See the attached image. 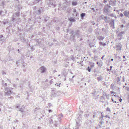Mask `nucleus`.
Instances as JSON below:
<instances>
[{
    "instance_id": "obj_1",
    "label": "nucleus",
    "mask_w": 129,
    "mask_h": 129,
    "mask_svg": "<svg viewBox=\"0 0 129 129\" xmlns=\"http://www.w3.org/2000/svg\"><path fill=\"white\" fill-rule=\"evenodd\" d=\"M111 7L110 6L107 4L105 6L104 8V11L106 14L109 16H112L113 15L112 14H109V13L110 12V9L111 8Z\"/></svg>"
},
{
    "instance_id": "obj_2",
    "label": "nucleus",
    "mask_w": 129,
    "mask_h": 129,
    "mask_svg": "<svg viewBox=\"0 0 129 129\" xmlns=\"http://www.w3.org/2000/svg\"><path fill=\"white\" fill-rule=\"evenodd\" d=\"M71 33L72 34V35L71 36V39L73 37L75 38L76 37H77V38H78L80 36V32L78 30H76L74 31H71Z\"/></svg>"
},
{
    "instance_id": "obj_3",
    "label": "nucleus",
    "mask_w": 129,
    "mask_h": 129,
    "mask_svg": "<svg viewBox=\"0 0 129 129\" xmlns=\"http://www.w3.org/2000/svg\"><path fill=\"white\" fill-rule=\"evenodd\" d=\"M11 89V88L7 87L5 88L4 92L5 96H9L12 93Z\"/></svg>"
},
{
    "instance_id": "obj_4",
    "label": "nucleus",
    "mask_w": 129,
    "mask_h": 129,
    "mask_svg": "<svg viewBox=\"0 0 129 129\" xmlns=\"http://www.w3.org/2000/svg\"><path fill=\"white\" fill-rule=\"evenodd\" d=\"M73 13L72 14L73 16L75 17L76 19H78L79 13L77 12L76 10L75 9H74L72 10Z\"/></svg>"
},
{
    "instance_id": "obj_5",
    "label": "nucleus",
    "mask_w": 129,
    "mask_h": 129,
    "mask_svg": "<svg viewBox=\"0 0 129 129\" xmlns=\"http://www.w3.org/2000/svg\"><path fill=\"white\" fill-rule=\"evenodd\" d=\"M93 118H95L100 116L101 113L100 112L96 111L93 113Z\"/></svg>"
},
{
    "instance_id": "obj_6",
    "label": "nucleus",
    "mask_w": 129,
    "mask_h": 129,
    "mask_svg": "<svg viewBox=\"0 0 129 129\" xmlns=\"http://www.w3.org/2000/svg\"><path fill=\"white\" fill-rule=\"evenodd\" d=\"M124 32L123 31H122L119 33L118 35L119 40H121L122 38V37L124 34Z\"/></svg>"
},
{
    "instance_id": "obj_7",
    "label": "nucleus",
    "mask_w": 129,
    "mask_h": 129,
    "mask_svg": "<svg viewBox=\"0 0 129 129\" xmlns=\"http://www.w3.org/2000/svg\"><path fill=\"white\" fill-rule=\"evenodd\" d=\"M34 11L35 13L38 14H39L41 13V10L40 9H38L36 10V7H35L34 8Z\"/></svg>"
},
{
    "instance_id": "obj_8",
    "label": "nucleus",
    "mask_w": 129,
    "mask_h": 129,
    "mask_svg": "<svg viewBox=\"0 0 129 129\" xmlns=\"http://www.w3.org/2000/svg\"><path fill=\"white\" fill-rule=\"evenodd\" d=\"M109 4L112 6L116 5V1L114 0H110L109 2Z\"/></svg>"
},
{
    "instance_id": "obj_9",
    "label": "nucleus",
    "mask_w": 129,
    "mask_h": 129,
    "mask_svg": "<svg viewBox=\"0 0 129 129\" xmlns=\"http://www.w3.org/2000/svg\"><path fill=\"white\" fill-rule=\"evenodd\" d=\"M40 69L41 71V72L42 73H44L46 70V68L44 66H42L41 67Z\"/></svg>"
},
{
    "instance_id": "obj_10",
    "label": "nucleus",
    "mask_w": 129,
    "mask_h": 129,
    "mask_svg": "<svg viewBox=\"0 0 129 129\" xmlns=\"http://www.w3.org/2000/svg\"><path fill=\"white\" fill-rule=\"evenodd\" d=\"M123 14L125 17L129 18V11L127 10L125 11L123 13Z\"/></svg>"
},
{
    "instance_id": "obj_11",
    "label": "nucleus",
    "mask_w": 129,
    "mask_h": 129,
    "mask_svg": "<svg viewBox=\"0 0 129 129\" xmlns=\"http://www.w3.org/2000/svg\"><path fill=\"white\" fill-rule=\"evenodd\" d=\"M75 19L76 18L75 17L73 18L72 17H70L69 18V20L71 22H74L76 21Z\"/></svg>"
},
{
    "instance_id": "obj_12",
    "label": "nucleus",
    "mask_w": 129,
    "mask_h": 129,
    "mask_svg": "<svg viewBox=\"0 0 129 129\" xmlns=\"http://www.w3.org/2000/svg\"><path fill=\"white\" fill-rule=\"evenodd\" d=\"M97 39L100 41L103 40L104 39V37L102 36H99L97 37Z\"/></svg>"
},
{
    "instance_id": "obj_13",
    "label": "nucleus",
    "mask_w": 129,
    "mask_h": 129,
    "mask_svg": "<svg viewBox=\"0 0 129 129\" xmlns=\"http://www.w3.org/2000/svg\"><path fill=\"white\" fill-rule=\"evenodd\" d=\"M19 13L18 12H17L15 15H14L13 16V17L12 18V20L13 21H14L15 20V18L14 17H16V16H19Z\"/></svg>"
},
{
    "instance_id": "obj_14",
    "label": "nucleus",
    "mask_w": 129,
    "mask_h": 129,
    "mask_svg": "<svg viewBox=\"0 0 129 129\" xmlns=\"http://www.w3.org/2000/svg\"><path fill=\"white\" fill-rule=\"evenodd\" d=\"M121 45L120 43L116 45V47L117 49L120 50L121 49Z\"/></svg>"
},
{
    "instance_id": "obj_15",
    "label": "nucleus",
    "mask_w": 129,
    "mask_h": 129,
    "mask_svg": "<svg viewBox=\"0 0 129 129\" xmlns=\"http://www.w3.org/2000/svg\"><path fill=\"white\" fill-rule=\"evenodd\" d=\"M5 40V39L3 37V35H1L0 36V41H2V42H4Z\"/></svg>"
},
{
    "instance_id": "obj_16",
    "label": "nucleus",
    "mask_w": 129,
    "mask_h": 129,
    "mask_svg": "<svg viewBox=\"0 0 129 129\" xmlns=\"http://www.w3.org/2000/svg\"><path fill=\"white\" fill-rule=\"evenodd\" d=\"M56 92H53L51 95V96L52 97H54L56 95H57Z\"/></svg>"
},
{
    "instance_id": "obj_17",
    "label": "nucleus",
    "mask_w": 129,
    "mask_h": 129,
    "mask_svg": "<svg viewBox=\"0 0 129 129\" xmlns=\"http://www.w3.org/2000/svg\"><path fill=\"white\" fill-rule=\"evenodd\" d=\"M86 15V14L85 13H82L80 14V16L81 18L82 19H83L84 17Z\"/></svg>"
},
{
    "instance_id": "obj_18",
    "label": "nucleus",
    "mask_w": 129,
    "mask_h": 129,
    "mask_svg": "<svg viewBox=\"0 0 129 129\" xmlns=\"http://www.w3.org/2000/svg\"><path fill=\"white\" fill-rule=\"evenodd\" d=\"M89 65H90V67L91 68H92L94 66V63L92 62H89Z\"/></svg>"
},
{
    "instance_id": "obj_19",
    "label": "nucleus",
    "mask_w": 129,
    "mask_h": 129,
    "mask_svg": "<svg viewBox=\"0 0 129 129\" xmlns=\"http://www.w3.org/2000/svg\"><path fill=\"white\" fill-rule=\"evenodd\" d=\"M76 123L78 126H76V127L75 128V129H78L79 128L78 126H80V122L78 123V122L77 121L76 122Z\"/></svg>"
},
{
    "instance_id": "obj_20",
    "label": "nucleus",
    "mask_w": 129,
    "mask_h": 129,
    "mask_svg": "<svg viewBox=\"0 0 129 129\" xmlns=\"http://www.w3.org/2000/svg\"><path fill=\"white\" fill-rule=\"evenodd\" d=\"M99 43L100 45H102L104 46H105L106 45V43H103L101 42H100Z\"/></svg>"
},
{
    "instance_id": "obj_21",
    "label": "nucleus",
    "mask_w": 129,
    "mask_h": 129,
    "mask_svg": "<svg viewBox=\"0 0 129 129\" xmlns=\"http://www.w3.org/2000/svg\"><path fill=\"white\" fill-rule=\"evenodd\" d=\"M95 32L96 35H98L99 34L97 29H95Z\"/></svg>"
},
{
    "instance_id": "obj_22",
    "label": "nucleus",
    "mask_w": 129,
    "mask_h": 129,
    "mask_svg": "<svg viewBox=\"0 0 129 129\" xmlns=\"http://www.w3.org/2000/svg\"><path fill=\"white\" fill-rule=\"evenodd\" d=\"M103 79V77L102 76H100L97 78V79L98 81H101Z\"/></svg>"
},
{
    "instance_id": "obj_23",
    "label": "nucleus",
    "mask_w": 129,
    "mask_h": 129,
    "mask_svg": "<svg viewBox=\"0 0 129 129\" xmlns=\"http://www.w3.org/2000/svg\"><path fill=\"white\" fill-rule=\"evenodd\" d=\"M77 4V3L76 2H73L72 3V5L73 6H76Z\"/></svg>"
},
{
    "instance_id": "obj_24",
    "label": "nucleus",
    "mask_w": 129,
    "mask_h": 129,
    "mask_svg": "<svg viewBox=\"0 0 129 129\" xmlns=\"http://www.w3.org/2000/svg\"><path fill=\"white\" fill-rule=\"evenodd\" d=\"M109 94H108L107 93L106 94H105V96L106 97L107 99L109 100Z\"/></svg>"
},
{
    "instance_id": "obj_25",
    "label": "nucleus",
    "mask_w": 129,
    "mask_h": 129,
    "mask_svg": "<svg viewBox=\"0 0 129 129\" xmlns=\"http://www.w3.org/2000/svg\"><path fill=\"white\" fill-rule=\"evenodd\" d=\"M101 115L102 116V117H99V119L100 120H102L103 119V118L104 116L102 114V113L101 114Z\"/></svg>"
},
{
    "instance_id": "obj_26",
    "label": "nucleus",
    "mask_w": 129,
    "mask_h": 129,
    "mask_svg": "<svg viewBox=\"0 0 129 129\" xmlns=\"http://www.w3.org/2000/svg\"><path fill=\"white\" fill-rule=\"evenodd\" d=\"M101 100H102V102H103L104 100H105L104 96H101Z\"/></svg>"
},
{
    "instance_id": "obj_27",
    "label": "nucleus",
    "mask_w": 129,
    "mask_h": 129,
    "mask_svg": "<svg viewBox=\"0 0 129 129\" xmlns=\"http://www.w3.org/2000/svg\"><path fill=\"white\" fill-rule=\"evenodd\" d=\"M96 64L100 66L101 67L102 66V64L101 63H99L98 62H96Z\"/></svg>"
},
{
    "instance_id": "obj_28",
    "label": "nucleus",
    "mask_w": 129,
    "mask_h": 129,
    "mask_svg": "<svg viewBox=\"0 0 129 129\" xmlns=\"http://www.w3.org/2000/svg\"><path fill=\"white\" fill-rule=\"evenodd\" d=\"M91 68H90L89 67H87V70L89 72H90L91 71Z\"/></svg>"
},
{
    "instance_id": "obj_29",
    "label": "nucleus",
    "mask_w": 129,
    "mask_h": 129,
    "mask_svg": "<svg viewBox=\"0 0 129 129\" xmlns=\"http://www.w3.org/2000/svg\"><path fill=\"white\" fill-rule=\"evenodd\" d=\"M7 86V84L6 83H4L3 85V86L5 88H6Z\"/></svg>"
},
{
    "instance_id": "obj_30",
    "label": "nucleus",
    "mask_w": 129,
    "mask_h": 129,
    "mask_svg": "<svg viewBox=\"0 0 129 129\" xmlns=\"http://www.w3.org/2000/svg\"><path fill=\"white\" fill-rule=\"evenodd\" d=\"M23 109L22 108H21L19 110L21 112H22L23 111Z\"/></svg>"
},
{
    "instance_id": "obj_31",
    "label": "nucleus",
    "mask_w": 129,
    "mask_h": 129,
    "mask_svg": "<svg viewBox=\"0 0 129 129\" xmlns=\"http://www.w3.org/2000/svg\"><path fill=\"white\" fill-rule=\"evenodd\" d=\"M49 5H52L54 7H55V5L53 4L52 3H51V2H50V3L49 4Z\"/></svg>"
},
{
    "instance_id": "obj_32",
    "label": "nucleus",
    "mask_w": 129,
    "mask_h": 129,
    "mask_svg": "<svg viewBox=\"0 0 129 129\" xmlns=\"http://www.w3.org/2000/svg\"><path fill=\"white\" fill-rule=\"evenodd\" d=\"M40 0H35L34 2L35 3H38Z\"/></svg>"
},
{
    "instance_id": "obj_33",
    "label": "nucleus",
    "mask_w": 129,
    "mask_h": 129,
    "mask_svg": "<svg viewBox=\"0 0 129 129\" xmlns=\"http://www.w3.org/2000/svg\"><path fill=\"white\" fill-rule=\"evenodd\" d=\"M114 20H112L111 22V23L113 25L114 24Z\"/></svg>"
},
{
    "instance_id": "obj_34",
    "label": "nucleus",
    "mask_w": 129,
    "mask_h": 129,
    "mask_svg": "<svg viewBox=\"0 0 129 129\" xmlns=\"http://www.w3.org/2000/svg\"><path fill=\"white\" fill-rule=\"evenodd\" d=\"M90 22H91V23H92V24L93 25H94L95 24V23L94 22V21H90Z\"/></svg>"
},
{
    "instance_id": "obj_35",
    "label": "nucleus",
    "mask_w": 129,
    "mask_h": 129,
    "mask_svg": "<svg viewBox=\"0 0 129 129\" xmlns=\"http://www.w3.org/2000/svg\"><path fill=\"white\" fill-rule=\"evenodd\" d=\"M114 96L115 97H116V98L118 99H119V98H120L119 96H116V95H114Z\"/></svg>"
},
{
    "instance_id": "obj_36",
    "label": "nucleus",
    "mask_w": 129,
    "mask_h": 129,
    "mask_svg": "<svg viewBox=\"0 0 129 129\" xmlns=\"http://www.w3.org/2000/svg\"><path fill=\"white\" fill-rule=\"evenodd\" d=\"M89 46H90V47L91 48V47H93L94 46V45H92V44H89Z\"/></svg>"
},
{
    "instance_id": "obj_37",
    "label": "nucleus",
    "mask_w": 129,
    "mask_h": 129,
    "mask_svg": "<svg viewBox=\"0 0 129 129\" xmlns=\"http://www.w3.org/2000/svg\"><path fill=\"white\" fill-rule=\"evenodd\" d=\"M112 101L114 103H117L118 102H117L116 101H114V100L112 99Z\"/></svg>"
},
{
    "instance_id": "obj_38",
    "label": "nucleus",
    "mask_w": 129,
    "mask_h": 129,
    "mask_svg": "<svg viewBox=\"0 0 129 129\" xmlns=\"http://www.w3.org/2000/svg\"><path fill=\"white\" fill-rule=\"evenodd\" d=\"M74 56H72L71 58V59L73 60H74Z\"/></svg>"
},
{
    "instance_id": "obj_39",
    "label": "nucleus",
    "mask_w": 129,
    "mask_h": 129,
    "mask_svg": "<svg viewBox=\"0 0 129 129\" xmlns=\"http://www.w3.org/2000/svg\"><path fill=\"white\" fill-rule=\"evenodd\" d=\"M120 27L123 28L124 27V25L123 24H121L120 25Z\"/></svg>"
},
{
    "instance_id": "obj_40",
    "label": "nucleus",
    "mask_w": 129,
    "mask_h": 129,
    "mask_svg": "<svg viewBox=\"0 0 129 129\" xmlns=\"http://www.w3.org/2000/svg\"><path fill=\"white\" fill-rule=\"evenodd\" d=\"M120 16L121 17H122L123 16V14H122V13H121L120 14Z\"/></svg>"
},
{
    "instance_id": "obj_41",
    "label": "nucleus",
    "mask_w": 129,
    "mask_h": 129,
    "mask_svg": "<svg viewBox=\"0 0 129 129\" xmlns=\"http://www.w3.org/2000/svg\"><path fill=\"white\" fill-rule=\"evenodd\" d=\"M50 121V123H53V121L52 119H51Z\"/></svg>"
},
{
    "instance_id": "obj_42",
    "label": "nucleus",
    "mask_w": 129,
    "mask_h": 129,
    "mask_svg": "<svg viewBox=\"0 0 129 129\" xmlns=\"http://www.w3.org/2000/svg\"><path fill=\"white\" fill-rule=\"evenodd\" d=\"M3 12V11H0V15H1L2 14Z\"/></svg>"
},
{
    "instance_id": "obj_43",
    "label": "nucleus",
    "mask_w": 129,
    "mask_h": 129,
    "mask_svg": "<svg viewBox=\"0 0 129 129\" xmlns=\"http://www.w3.org/2000/svg\"><path fill=\"white\" fill-rule=\"evenodd\" d=\"M107 111H110V108H107Z\"/></svg>"
},
{
    "instance_id": "obj_44",
    "label": "nucleus",
    "mask_w": 129,
    "mask_h": 129,
    "mask_svg": "<svg viewBox=\"0 0 129 129\" xmlns=\"http://www.w3.org/2000/svg\"><path fill=\"white\" fill-rule=\"evenodd\" d=\"M40 42H41V41H39V40H37V43H38L39 44H40Z\"/></svg>"
},
{
    "instance_id": "obj_45",
    "label": "nucleus",
    "mask_w": 129,
    "mask_h": 129,
    "mask_svg": "<svg viewBox=\"0 0 129 129\" xmlns=\"http://www.w3.org/2000/svg\"><path fill=\"white\" fill-rule=\"evenodd\" d=\"M107 16H105L104 17V20H107Z\"/></svg>"
},
{
    "instance_id": "obj_46",
    "label": "nucleus",
    "mask_w": 129,
    "mask_h": 129,
    "mask_svg": "<svg viewBox=\"0 0 129 129\" xmlns=\"http://www.w3.org/2000/svg\"><path fill=\"white\" fill-rule=\"evenodd\" d=\"M117 80L118 81H119L120 80L119 78L118 77L117 78Z\"/></svg>"
},
{
    "instance_id": "obj_47",
    "label": "nucleus",
    "mask_w": 129,
    "mask_h": 129,
    "mask_svg": "<svg viewBox=\"0 0 129 129\" xmlns=\"http://www.w3.org/2000/svg\"><path fill=\"white\" fill-rule=\"evenodd\" d=\"M107 2V1L106 0H104L103 1V3H106Z\"/></svg>"
},
{
    "instance_id": "obj_48",
    "label": "nucleus",
    "mask_w": 129,
    "mask_h": 129,
    "mask_svg": "<svg viewBox=\"0 0 129 129\" xmlns=\"http://www.w3.org/2000/svg\"><path fill=\"white\" fill-rule=\"evenodd\" d=\"M119 101H120V102H121L122 101V99L120 98L119 99Z\"/></svg>"
},
{
    "instance_id": "obj_49",
    "label": "nucleus",
    "mask_w": 129,
    "mask_h": 129,
    "mask_svg": "<svg viewBox=\"0 0 129 129\" xmlns=\"http://www.w3.org/2000/svg\"><path fill=\"white\" fill-rule=\"evenodd\" d=\"M2 84L3 85L4 84V81L3 80L2 81Z\"/></svg>"
},
{
    "instance_id": "obj_50",
    "label": "nucleus",
    "mask_w": 129,
    "mask_h": 129,
    "mask_svg": "<svg viewBox=\"0 0 129 129\" xmlns=\"http://www.w3.org/2000/svg\"><path fill=\"white\" fill-rule=\"evenodd\" d=\"M107 93H104L103 94V95L102 96H104L105 97V94H106Z\"/></svg>"
},
{
    "instance_id": "obj_51",
    "label": "nucleus",
    "mask_w": 129,
    "mask_h": 129,
    "mask_svg": "<svg viewBox=\"0 0 129 129\" xmlns=\"http://www.w3.org/2000/svg\"><path fill=\"white\" fill-rule=\"evenodd\" d=\"M122 79H123V82H124V77H123V78H122Z\"/></svg>"
},
{
    "instance_id": "obj_52",
    "label": "nucleus",
    "mask_w": 129,
    "mask_h": 129,
    "mask_svg": "<svg viewBox=\"0 0 129 129\" xmlns=\"http://www.w3.org/2000/svg\"><path fill=\"white\" fill-rule=\"evenodd\" d=\"M105 117H106V118L108 117L109 118V119L110 118V117L107 115H106L105 116Z\"/></svg>"
},
{
    "instance_id": "obj_53",
    "label": "nucleus",
    "mask_w": 129,
    "mask_h": 129,
    "mask_svg": "<svg viewBox=\"0 0 129 129\" xmlns=\"http://www.w3.org/2000/svg\"><path fill=\"white\" fill-rule=\"evenodd\" d=\"M19 107V105H17L16 106V108H18Z\"/></svg>"
},
{
    "instance_id": "obj_54",
    "label": "nucleus",
    "mask_w": 129,
    "mask_h": 129,
    "mask_svg": "<svg viewBox=\"0 0 129 129\" xmlns=\"http://www.w3.org/2000/svg\"><path fill=\"white\" fill-rule=\"evenodd\" d=\"M54 125L55 127L57 126V123L55 124Z\"/></svg>"
},
{
    "instance_id": "obj_55",
    "label": "nucleus",
    "mask_w": 129,
    "mask_h": 129,
    "mask_svg": "<svg viewBox=\"0 0 129 129\" xmlns=\"http://www.w3.org/2000/svg\"><path fill=\"white\" fill-rule=\"evenodd\" d=\"M52 82V80H51L50 81V84H51V83Z\"/></svg>"
},
{
    "instance_id": "obj_56",
    "label": "nucleus",
    "mask_w": 129,
    "mask_h": 129,
    "mask_svg": "<svg viewBox=\"0 0 129 129\" xmlns=\"http://www.w3.org/2000/svg\"><path fill=\"white\" fill-rule=\"evenodd\" d=\"M56 19L55 20V19H54V20L53 21L54 22H56Z\"/></svg>"
},
{
    "instance_id": "obj_57",
    "label": "nucleus",
    "mask_w": 129,
    "mask_h": 129,
    "mask_svg": "<svg viewBox=\"0 0 129 129\" xmlns=\"http://www.w3.org/2000/svg\"><path fill=\"white\" fill-rule=\"evenodd\" d=\"M2 74H5V72H2Z\"/></svg>"
},
{
    "instance_id": "obj_58",
    "label": "nucleus",
    "mask_w": 129,
    "mask_h": 129,
    "mask_svg": "<svg viewBox=\"0 0 129 129\" xmlns=\"http://www.w3.org/2000/svg\"><path fill=\"white\" fill-rule=\"evenodd\" d=\"M19 61V60L18 61H17L16 62V64H18V63L19 62H18V61Z\"/></svg>"
},
{
    "instance_id": "obj_59",
    "label": "nucleus",
    "mask_w": 129,
    "mask_h": 129,
    "mask_svg": "<svg viewBox=\"0 0 129 129\" xmlns=\"http://www.w3.org/2000/svg\"><path fill=\"white\" fill-rule=\"evenodd\" d=\"M104 57V55H103L102 57L101 58L103 59V58Z\"/></svg>"
},
{
    "instance_id": "obj_60",
    "label": "nucleus",
    "mask_w": 129,
    "mask_h": 129,
    "mask_svg": "<svg viewBox=\"0 0 129 129\" xmlns=\"http://www.w3.org/2000/svg\"><path fill=\"white\" fill-rule=\"evenodd\" d=\"M125 56L123 55V58H125Z\"/></svg>"
},
{
    "instance_id": "obj_61",
    "label": "nucleus",
    "mask_w": 129,
    "mask_h": 129,
    "mask_svg": "<svg viewBox=\"0 0 129 129\" xmlns=\"http://www.w3.org/2000/svg\"><path fill=\"white\" fill-rule=\"evenodd\" d=\"M83 58L84 59H83V60H86V59H85L86 58L85 57H84V58Z\"/></svg>"
},
{
    "instance_id": "obj_62",
    "label": "nucleus",
    "mask_w": 129,
    "mask_h": 129,
    "mask_svg": "<svg viewBox=\"0 0 129 129\" xmlns=\"http://www.w3.org/2000/svg\"><path fill=\"white\" fill-rule=\"evenodd\" d=\"M57 71H56L55 70H54V71H53V72H54V73L55 72H56Z\"/></svg>"
},
{
    "instance_id": "obj_63",
    "label": "nucleus",
    "mask_w": 129,
    "mask_h": 129,
    "mask_svg": "<svg viewBox=\"0 0 129 129\" xmlns=\"http://www.w3.org/2000/svg\"><path fill=\"white\" fill-rule=\"evenodd\" d=\"M51 110H49V112H51Z\"/></svg>"
},
{
    "instance_id": "obj_64",
    "label": "nucleus",
    "mask_w": 129,
    "mask_h": 129,
    "mask_svg": "<svg viewBox=\"0 0 129 129\" xmlns=\"http://www.w3.org/2000/svg\"><path fill=\"white\" fill-rule=\"evenodd\" d=\"M14 86L15 87H16V84H14Z\"/></svg>"
}]
</instances>
